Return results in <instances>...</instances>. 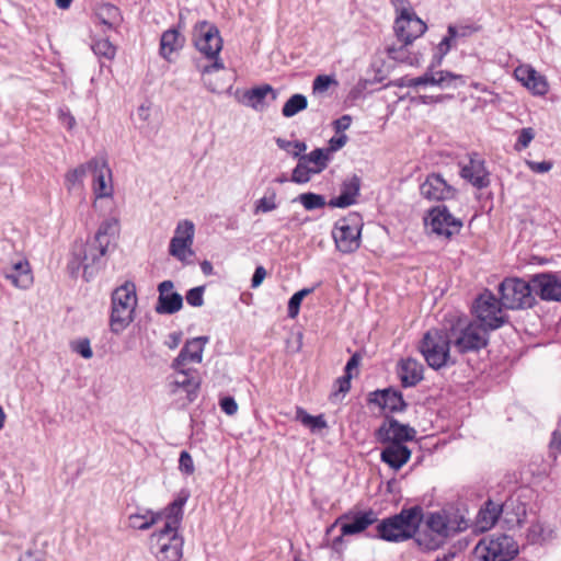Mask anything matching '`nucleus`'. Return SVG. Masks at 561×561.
<instances>
[{
    "instance_id": "obj_1",
    "label": "nucleus",
    "mask_w": 561,
    "mask_h": 561,
    "mask_svg": "<svg viewBox=\"0 0 561 561\" xmlns=\"http://www.w3.org/2000/svg\"><path fill=\"white\" fill-rule=\"evenodd\" d=\"M426 30V23L416 15L413 9L398 13L393 23L397 41L386 45L387 56L398 62L410 66L419 65L420 54L411 51V46Z\"/></svg>"
},
{
    "instance_id": "obj_2",
    "label": "nucleus",
    "mask_w": 561,
    "mask_h": 561,
    "mask_svg": "<svg viewBox=\"0 0 561 561\" xmlns=\"http://www.w3.org/2000/svg\"><path fill=\"white\" fill-rule=\"evenodd\" d=\"M422 507L417 505L403 508L399 514L379 522L375 528L368 533V536L389 542L408 540L416 534L422 520Z\"/></svg>"
},
{
    "instance_id": "obj_3",
    "label": "nucleus",
    "mask_w": 561,
    "mask_h": 561,
    "mask_svg": "<svg viewBox=\"0 0 561 561\" xmlns=\"http://www.w3.org/2000/svg\"><path fill=\"white\" fill-rule=\"evenodd\" d=\"M447 330L431 329L426 331L419 342L417 350L426 364L434 370L454 366L457 359L453 357Z\"/></svg>"
},
{
    "instance_id": "obj_4",
    "label": "nucleus",
    "mask_w": 561,
    "mask_h": 561,
    "mask_svg": "<svg viewBox=\"0 0 561 561\" xmlns=\"http://www.w3.org/2000/svg\"><path fill=\"white\" fill-rule=\"evenodd\" d=\"M447 332L449 342L459 354L479 352L489 343V332L476 321L458 320Z\"/></svg>"
},
{
    "instance_id": "obj_5",
    "label": "nucleus",
    "mask_w": 561,
    "mask_h": 561,
    "mask_svg": "<svg viewBox=\"0 0 561 561\" xmlns=\"http://www.w3.org/2000/svg\"><path fill=\"white\" fill-rule=\"evenodd\" d=\"M519 547L506 534H493L481 538L472 550L476 561H511L517 557Z\"/></svg>"
},
{
    "instance_id": "obj_6",
    "label": "nucleus",
    "mask_w": 561,
    "mask_h": 561,
    "mask_svg": "<svg viewBox=\"0 0 561 561\" xmlns=\"http://www.w3.org/2000/svg\"><path fill=\"white\" fill-rule=\"evenodd\" d=\"M136 305V289L133 283L127 282L114 290L110 321L112 332L118 334L129 325Z\"/></svg>"
},
{
    "instance_id": "obj_7",
    "label": "nucleus",
    "mask_w": 561,
    "mask_h": 561,
    "mask_svg": "<svg viewBox=\"0 0 561 561\" xmlns=\"http://www.w3.org/2000/svg\"><path fill=\"white\" fill-rule=\"evenodd\" d=\"M499 293L501 306L505 309L530 308L536 301L530 279L526 282L517 277H507L500 284Z\"/></svg>"
},
{
    "instance_id": "obj_8",
    "label": "nucleus",
    "mask_w": 561,
    "mask_h": 561,
    "mask_svg": "<svg viewBox=\"0 0 561 561\" xmlns=\"http://www.w3.org/2000/svg\"><path fill=\"white\" fill-rule=\"evenodd\" d=\"M473 312L480 321L479 324L485 328L486 332L496 330L508 321L507 316L502 311L500 300L488 289L474 300Z\"/></svg>"
},
{
    "instance_id": "obj_9",
    "label": "nucleus",
    "mask_w": 561,
    "mask_h": 561,
    "mask_svg": "<svg viewBox=\"0 0 561 561\" xmlns=\"http://www.w3.org/2000/svg\"><path fill=\"white\" fill-rule=\"evenodd\" d=\"M393 84L399 88L437 85L442 89H446L462 85L465 84V80L463 77L460 75H455L450 71L445 70H434V66H431L422 76L416 78L404 76L397 79Z\"/></svg>"
},
{
    "instance_id": "obj_10",
    "label": "nucleus",
    "mask_w": 561,
    "mask_h": 561,
    "mask_svg": "<svg viewBox=\"0 0 561 561\" xmlns=\"http://www.w3.org/2000/svg\"><path fill=\"white\" fill-rule=\"evenodd\" d=\"M424 224L432 233L447 240L458 234L463 226L461 219L456 218L446 205L430 208L424 217Z\"/></svg>"
},
{
    "instance_id": "obj_11",
    "label": "nucleus",
    "mask_w": 561,
    "mask_h": 561,
    "mask_svg": "<svg viewBox=\"0 0 561 561\" xmlns=\"http://www.w3.org/2000/svg\"><path fill=\"white\" fill-rule=\"evenodd\" d=\"M195 234L193 221L184 219L178 222L174 236L169 245V253L180 262L187 264L191 262L194 251L192 249Z\"/></svg>"
},
{
    "instance_id": "obj_12",
    "label": "nucleus",
    "mask_w": 561,
    "mask_h": 561,
    "mask_svg": "<svg viewBox=\"0 0 561 561\" xmlns=\"http://www.w3.org/2000/svg\"><path fill=\"white\" fill-rule=\"evenodd\" d=\"M156 545V556L160 561H180L183 556V538L178 530L160 529L150 537Z\"/></svg>"
},
{
    "instance_id": "obj_13",
    "label": "nucleus",
    "mask_w": 561,
    "mask_h": 561,
    "mask_svg": "<svg viewBox=\"0 0 561 561\" xmlns=\"http://www.w3.org/2000/svg\"><path fill=\"white\" fill-rule=\"evenodd\" d=\"M195 47L209 59H219L222 39L218 28L207 21L198 22L193 32Z\"/></svg>"
},
{
    "instance_id": "obj_14",
    "label": "nucleus",
    "mask_w": 561,
    "mask_h": 561,
    "mask_svg": "<svg viewBox=\"0 0 561 561\" xmlns=\"http://www.w3.org/2000/svg\"><path fill=\"white\" fill-rule=\"evenodd\" d=\"M420 194L428 202H445L455 198L457 190L442 174L431 173L420 184Z\"/></svg>"
},
{
    "instance_id": "obj_15",
    "label": "nucleus",
    "mask_w": 561,
    "mask_h": 561,
    "mask_svg": "<svg viewBox=\"0 0 561 561\" xmlns=\"http://www.w3.org/2000/svg\"><path fill=\"white\" fill-rule=\"evenodd\" d=\"M460 176L478 190L485 188L491 183L485 160L478 152L469 153L468 163L460 164Z\"/></svg>"
},
{
    "instance_id": "obj_16",
    "label": "nucleus",
    "mask_w": 561,
    "mask_h": 561,
    "mask_svg": "<svg viewBox=\"0 0 561 561\" xmlns=\"http://www.w3.org/2000/svg\"><path fill=\"white\" fill-rule=\"evenodd\" d=\"M533 289L541 300L561 301V277L554 273H538L530 276Z\"/></svg>"
},
{
    "instance_id": "obj_17",
    "label": "nucleus",
    "mask_w": 561,
    "mask_h": 561,
    "mask_svg": "<svg viewBox=\"0 0 561 561\" xmlns=\"http://www.w3.org/2000/svg\"><path fill=\"white\" fill-rule=\"evenodd\" d=\"M378 438L382 443L403 444L415 438V430L409 425L399 423L394 419H387L379 427Z\"/></svg>"
},
{
    "instance_id": "obj_18",
    "label": "nucleus",
    "mask_w": 561,
    "mask_h": 561,
    "mask_svg": "<svg viewBox=\"0 0 561 561\" xmlns=\"http://www.w3.org/2000/svg\"><path fill=\"white\" fill-rule=\"evenodd\" d=\"M348 537H351V519L345 514L327 529L325 545L340 554L347 549Z\"/></svg>"
},
{
    "instance_id": "obj_19",
    "label": "nucleus",
    "mask_w": 561,
    "mask_h": 561,
    "mask_svg": "<svg viewBox=\"0 0 561 561\" xmlns=\"http://www.w3.org/2000/svg\"><path fill=\"white\" fill-rule=\"evenodd\" d=\"M173 288L172 280H163L158 285L159 297L154 309L159 314H173L182 309L183 297Z\"/></svg>"
},
{
    "instance_id": "obj_20",
    "label": "nucleus",
    "mask_w": 561,
    "mask_h": 561,
    "mask_svg": "<svg viewBox=\"0 0 561 561\" xmlns=\"http://www.w3.org/2000/svg\"><path fill=\"white\" fill-rule=\"evenodd\" d=\"M89 170L94 174L93 192L96 198L111 197L113 187L112 174L104 160L92 159L88 162Z\"/></svg>"
},
{
    "instance_id": "obj_21",
    "label": "nucleus",
    "mask_w": 561,
    "mask_h": 561,
    "mask_svg": "<svg viewBox=\"0 0 561 561\" xmlns=\"http://www.w3.org/2000/svg\"><path fill=\"white\" fill-rule=\"evenodd\" d=\"M173 369L175 373L171 376L170 381L172 392L183 389L187 393L188 400L192 401L201 386V378L197 371L185 367Z\"/></svg>"
},
{
    "instance_id": "obj_22",
    "label": "nucleus",
    "mask_w": 561,
    "mask_h": 561,
    "mask_svg": "<svg viewBox=\"0 0 561 561\" xmlns=\"http://www.w3.org/2000/svg\"><path fill=\"white\" fill-rule=\"evenodd\" d=\"M208 337L198 336L186 341L178 357L172 362V368L186 367L188 363L199 364L203 359L204 346Z\"/></svg>"
},
{
    "instance_id": "obj_23",
    "label": "nucleus",
    "mask_w": 561,
    "mask_h": 561,
    "mask_svg": "<svg viewBox=\"0 0 561 561\" xmlns=\"http://www.w3.org/2000/svg\"><path fill=\"white\" fill-rule=\"evenodd\" d=\"M514 73L515 78L534 94L545 95L548 92L549 85L546 78L533 67L519 66L515 69Z\"/></svg>"
},
{
    "instance_id": "obj_24",
    "label": "nucleus",
    "mask_w": 561,
    "mask_h": 561,
    "mask_svg": "<svg viewBox=\"0 0 561 561\" xmlns=\"http://www.w3.org/2000/svg\"><path fill=\"white\" fill-rule=\"evenodd\" d=\"M424 366L419 360L407 357L398 363L397 374L404 388L414 387L424 378Z\"/></svg>"
},
{
    "instance_id": "obj_25",
    "label": "nucleus",
    "mask_w": 561,
    "mask_h": 561,
    "mask_svg": "<svg viewBox=\"0 0 561 561\" xmlns=\"http://www.w3.org/2000/svg\"><path fill=\"white\" fill-rule=\"evenodd\" d=\"M2 274L14 287L20 289H27L33 284L31 266L25 259H20L10 267L3 268Z\"/></svg>"
},
{
    "instance_id": "obj_26",
    "label": "nucleus",
    "mask_w": 561,
    "mask_h": 561,
    "mask_svg": "<svg viewBox=\"0 0 561 561\" xmlns=\"http://www.w3.org/2000/svg\"><path fill=\"white\" fill-rule=\"evenodd\" d=\"M370 401L389 412H401L407 408L402 393L392 388L373 392Z\"/></svg>"
},
{
    "instance_id": "obj_27",
    "label": "nucleus",
    "mask_w": 561,
    "mask_h": 561,
    "mask_svg": "<svg viewBox=\"0 0 561 561\" xmlns=\"http://www.w3.org/2000/svg\"><path fill=\"white\" fill-rule=\"evenodd\" d=\"M508 507V503L499 504L492 500H488L484 505L479 510L477 515V526L480 530L485 531L491 529L499 520L501 514Z\"/></svg>"
},
{
    "instance_id": "obj_28",
    "label": "nucleus",
    "mask_w": 561,
    "mask_h": 561,
    "mask_svg": "<svg viewBox=\"0 0 561 561\" xmlns=\"http://www.w3.org/2000/svg\"><path fill=\"white\" fill-rule=\"evenodd\" d=\"M380 457L390 468L399 470L409 461L411 450L403 444H388L382 449Z\"/></svg>"
},
{
    "instance_id": "obj_29",
    "label": "nucleus",
    "mask_w": 561,
    "mask_h": 561,
    "mask_svg": "<svg viewBox=\"0 0 561 561\" xmlns=\"http://www.w3.org/2000/svg\"><path fill=\"white\" fill-rule=\"evenodd\" d=\"M271 95L272 101L277 99V91L270 84H262L244 92L243 100L245 105L255 111H263L266 107L265 98Z\"/></svg>"
},
{
    "instance_id": "obj_30",
    "label": "nucleus",
    "mask_w": 561,
    "mask_h": 561,
    "mask_svg": "<svg viewBox=\"0 0 561 561\" xmlns=\"http://www.w3.org/2000/svg\"><path fill=\"white\" fill-rule=\"evenodd\" d=\"M185 502V497H179L170 503L163 511L157 512L161 515V520H164V526L161 529L178 530L183 518V506Z\"/></svg>"
},
{
    "instance_id": "obj_31",
    "label": "nucleus",
    "mask_w": 561,
    "mask_h": 561,
    "mask_svg": "<svg viewBox=\"0 0 561 561\" xmlns=\"http://www.w3.org/2000/svg\"><path fill=\"white\" fill-rule=\"evenodd\" d=\"M332 238L335 248L341 253H351V222L347 218H340L333 226Z\"/></svg>"
},
{
    "instance_id": "obj_32",
    "label": "nucleus",
    "mask_w": 561,
    "mask_h": 561,
    "mask_svg": "<svg viewBox=\"0 0 561 561\" xmlns=\"http://www.w3.org/2000/svg\"><path fill=\"white\" fill-rule=\"evenodd\" d=\"M184 42V36L175 28L163 32L160 39L161 56L169 60L173 53L183 47Z\"/></svg>"
},
{
    "instance_id": "obj_33",
    "label": "nucleus",
    "mask_w": 561,
    "mask_h": 561,
    "mask_svg": "<svg viewBox=\"0 0 561 561\" xmlns=\"http://www.w3.org/2000/svg\"><path fill=\"white\" fill-rule=\"evenodd\" d=\"M119 230L118 220L114 217L105 219L99 227L94 243L103 249H108L110 244L115 241Z\"/></svg>"
},
{
    "instance_id": "obj_34",
    "label": "nucleus",
    "mask_w": 561,
    "mask_h": 561,
    "mask_svg": "<svg viewBox=\"0 0 561 561\" xmlns=\"http://www.w3.org/2000/svg\"><path fill=\"white\" fill-rule=\"evenodd\" d=\"M159 522H161V515L151 510H145L128 516V526L137 530H148Z\"/></svg>"
},
{
    "instance_id": "obj_35",
    "label": "nucleus",
    "mask_w": 561,
    "mask_h": 561,
    "mask_svg": "<svg viewBox=\"0 0 561 561\" xmlns=\"http://www.w3.org/2000/svg\"><path fill=\"white\" fill-rule=\"evenodd\" d=\"M449 537L467 530L471 522L460 510H445Z\"/></svg>"
},
{
    "instance_id": "obj_36",
    "label": "nucleus",
    "mask_w": 561,
    "mask_h": 561,
    "mask_svg": "<svg viewBox=\"0 0 561 561\" xmlns=\"http://www.w3.org/2000/svg\"><path fill=\"white\" fill-rule=\"evenodd\" d=\"M96 18L107 28H115L122 21L119 9L110 3L102 4L98 8Z\"/></svg>"
},
{
    "instance_id": "obj_37",
    "label": "nucleus",
    "mask_w": 561,
    "mask_h": 561,
    "mask_svg": "<svg viewBox=\"0 0 561 561\" xmlns=\"http://www.w3.org/2000/svg\"><path fill=\"white\" fill-rule=\"evenodd\" d=\"M426 526L437 537L446 539L449 537L448 527L446 524L445 510L439 512L430 513L426 518Z\"/></svg>"
},
{
    "instance_id": "obj_38",
    "label": "nucleus",
    "mask_w": 561,
    "mask_h": 561,
    "mask_svg": "<svg viewBox=\"0 0 561 561\" xmlns=\"http://www.w3.org/2000/svg\"><path fill=\"white\" fill-rule=\"evenodd\" d=\"M106 251H107V249L102 250L101 245H98V243H94V240L87 244V248L84 250V255L82 257L84 275L89 274L90 266L95 264L102 256H104ZM92 273H90V275Z\"/></svg>"
},
{
    "instance_id": "obj_39",
    "label": "nucleus",
    "mask_w": 561,
    "mask_h": 561,
    "mask_svg": "<svg viewBox=\"0 0 561 561\" xmlns=\"http://www.w3.org/2000/svg\"><path fill=\"white\" fill-rule=\"evenodd\" d=\"M295 419L299 421L304 426L308 427L311 432H318L327 427V422L323 415L312 416L302 408L296 409Z\"/></svg>"
},
{
    "instance_id": "obj_40",
    "label": "nucleus",
    "mask_w": 561,
    "mask_h": 561,
    "mask_svg": "<svg viewBox=\"0 0 561 561\" xmlns=\"http://www.w3.org/2000/svg\"><path fill=\"white\" fill-rule=\"evenodd\" d=\"M308 106V100L304 94L296 93L291 95L284 104L282 108L283 116L289 118L306 110Z\"/></svg>"
},
{
    "instance_id": "obj_41",
    "label": "nucleus",
    "mask_w": 561,
    "mask_h": 561,
    "mask_svg": "<svg viewBox=\"0 0 561 561\" xmlns=\"http://www.w3.org/2000/svg\"><path fill=\"white\" fill-rule=\"evenodd\" d=\"M319 172L316 170V167L307 163L300 157L298 159V163L293 170L291 181L297 184H304L310 181L311 176L318 174Z\"/></svg>"
},
{
    "instance_id": "obj_42",
    "label": "nucleus",
    "mask_w": 561,
    "mask_h": 561,
    "mask_svg": "<svg viewBox=\"0 0 561 561\" xmlns=\"http://www.w3.org/2000/svg\"><path fill=\"white\" fill-rule=\"evenodd\" d=\"M300 158L304 161H306L307 163L316 167V170L320 173L328 165L329 152L327 151V149L318 148V149L312 150L308 154H301Z\"/></svg>"
},
{
    "instance_id": "obj_43",
    "label": "nucleus",
    "mask_w": 561,
    "mask_h": 561,
    "mask_svg": "<svg viewBox=\"0 0 561 561\" xmlns=\"http://www.w3.org/2000/svg\"><path fill=\"white\" fill-rule=\"evenodd\" d=\"M377 520V515L371 510L353 514V535L364 531Z\"/></svg>"
},
{
    "instance_id": "obj_44",
    "label": "nucleus",
    "mask_w": 561,
    "mask_h": 561,
    "mask_svg": "<svg viewBox=\"0 0 561 561\" xmlns=\"http://www.w3.org/2000/svg\"><path fill=\"white\" fill-rule=\"evenodd\" d=\"M220 69H224V62L220 59L214 60L213 64L207 65L202 69V73L204 76V84L213 93L221 92L224 87L221 84H218L216 81H213L210 78H208V76L213 71H217Z\"/></svg>"
},
{
    "instance_id": "obj_45",
    "label": "nucleus",
    "mask_w": 561,
    "mask_h": 561,
    "mask_svg": "<svg viewBox=\"0 0 561 561\" xmlns=\"http://www.w3.org/2000/svg\"><path fill=\"white\" fill-rule=\"evenodd\" d=\"M339 389L331 394V400L337 402L351 388V358L344 367V376L337 379Z\"/></svg>"
},
{
    "instance_id": "obj_46",
    "label": "nucleus",
    "mask_w": 561,
    "mask_h": 561,
    "mask_svg": "<svg viewBox=\"0 0 561 561\" xmlns=\"http://www.w3.org/2000/svg\"><path fill=\"white\" fill-rule=\"evenodd\" d=\"M445 539H442L439 537L432 536L431 534L424 531L417 534L415 541L416 543L425 551H433L438 549Z\"/></svg>"
},
{
    "instance_id": "obj_47",
    "label": "nucleus",
    "mask_w": 561,
    "mask_h": 561,
    "mask_svg": "<svg viewBox=\"0 0 561 561\" xmlns=\"http://www.w3.org/2000/svg\"><path fill=\"white\" fill-rule=\"evenodd\" d=\"M275 142L278 148L287 151L294 158L298 159L301 157L302 152L307 150V145L304 141H289L283 138H276Z\"/></svg>"
},
{
    "instance_id": "obj_48",
    "label": "nucleus",
    "mask_w": 561,
    "mask_h": 561,
    "mask_svg": "<svg viewBox=\"0 0 561 561\" xmlns=\"http://www.w3.org/2000/svg\"><path fill=\"white\" fill-rule=\"evenodd\" d=\"M298 201L307 210L322 208L325 205V199L322 195L316 193H304L298 196Z\"/></svg>"
},
{
    "instance_id": "obj_49",
    "label": "nucleus",
    "mask_w": 561,
    "mask_h": 561,
    "mask_svg": "<svg viewBox=\"0 0 561 561\" xmlns=\"http://www.w3.org/2000/svg\"><path fill=\"white\" fill-rule=\"evenodd\" d=\"M332 84H336L333 77L327 75L317 76L312 83V94L323 95Z\"/></svg>"
},
{
    "instance_id": "obj_50",
    "label": "nucleus",
    "mask_w": 561,
    "mask_h": 561,
    "mask_svg": "<svg viewBox=\"0 0 561 561\" xmlns=\"http://www.w3.org/2000/svg\"><path fill=\"white\" fill-rule=\"evenodd\" d=\"M92 49L95 55L105 57L106 59H112L115 56L116 48L113 46V44L106 39H99L92 45Z\"/></svg>"
},
{
    "instance_id": "obj_51",
    "label": "nucleus",
    "mask_w": 561,
    "mask_h": 561,
    "mask_svg": "<svg viewBox=\"0 0 561 561\" xmlns=\"http://www.w3.org/2000/svg\"><path fill=\"white\" fill-rule=\"evenodd\" d=\"M311 291L312 289L304 288L291 296L288 301V316L290 318L297 317L302 299Z\"/></svg>"
},
{
    "instance_id": "obj_52",
    "label": "nucleus",
    "mask_w": 561,
    "mask_h": 561,
    "mask_svg": "<svg viewBox=\"0 0 561 561\" xmlns=\"http://www.w3.org/2000/svg\"><path fill=\"white\" fill-rule=\"evenodd\" d=\"M88 170H89L88 163L81 164L78 168L70 170L66 174V180H65L68 190H71L76 184L81 183L82 179L85 176Z\"/></svg>"
},
{
    "instance_id": "obj_53",
    "label": "nucleus",
    "mask_w": 561,
    "mask_h": 561,
    "mask_svg": "<svg viewBox=\"0 0 561 561\" xmlns=\"http://www.w3.org/2000/svg\"><path fill=\"white\" fill-rule=\"evenodd\" d=\"M447 32H448V35L445 36L437 46V49L439 53L437 64H440L443 57L449 51L450 46H451L450 45L451 39H454L458 35L457 28L453 25L448 26Z\"/></svg>"
},
{
    "instance_id": "obj_54",
    "label": "nucleus",
    "mask_w": 561,
    "mask_h": 561,
    "mask_svg": "<svg viewBox=\"0 0 561 561\" xmlns=\"http://www.w3.org/2000/svg\"><path fill=\"white\" fill-rule=\"evenodd\" d=\"M534 137H535V133H534L533 128H530V127L523 128L519 131L518 138L514 145V149L516 151H520V150L527 148L529 146V144L531 142V140L534 139Z\"/></svg>"
},
{
    "instance_id": "obj_55",
    "label": "nucleus",
    "mask_w": 561,
    "mask_h": 561,
    "mask_svg": "<svg viewBox=\"0 0 561 561\" xmlns=\"http://www.w3.org/2000/svg\"><path fill=\"white\" fill-rule=\"evenodd\" d=\"M275 199H276L275 193H273L271 196H264V197L260 198L255 205V210H254L255 214L268 213V211L276 209L277 205H276Z\"/></svg>"
},
{
    "instance_id": "obj_56",
    "label": "nucleus",
    "mask_w": 561,
    "mask_h": 561,
    "mask_svg": "<svg viewBox=\"0 0 561 561\" xmlns=\"http://www.w3.org/2000/svg\"><path fill=\"white\" fill-rule=\"evenodd\" d=\"M204 290H205L204 286H198V287H194V288L190 289L186 293V297H185L187 304L193 307H202L204 305V298H203Z\"/></svg>"
},
{
    "instance_id": "obj_57",
    "label": "nucleus",
    "mask_w": 561,
    "mask_h": 561,
    "mask_svg": "<svg viewBox=\"0 0 561 561\" xmlns=\"http://www.w3.org/2000/svg\"><path fill=\"white\" fill-rule=\"evenodd\" d=\"M543 526L540 523H533L527 531V539L530 543H538L543 540Z\"/></svg>"
},
{
    "instance_id": "obj_58",
    "label": "nucleus",
    "mask_w": 561,
    "mask_h": 561,
    "mask_svg": "<svg viewBox=\"0 0 561 561\" xmlns=\"http://www.w3.org/2000/svg\"><path fill=\"white\" fill-rule=\"evenodd\" d=\"M347 140L348 137L345 133L335 131V135L329 140V147L327 151L330 153L340 150L346 145Z\"/></svg>"
},
{
    "instance_id": "obj_59",
    "label": "nucleus",
    "mask_w": 561,
    "mask_h": 561,
    "mask_svg": "<svg viewBox=\"0 0 561 561\" xmlns=\"http://www.w3.org/2000/svg\"><path fill=\"white\" fill-rule=\"evenodd\" d=\"M179 469L185 474H192L195 470L193 458L185 450L180 454Z\"/></svg>"
},
{
    "instance_id": "obj_60",
    "label": "nucleus",
    "mask_w": 561,
    "mask_h": 561,
    "mask_svg": "<svg viewBox=\"0 0 561 561\" xmlns=\"http://www.w3.org/2000/svg\"><path fill=\"white\" fill-rule=\"evenodd\" d=\"M526 164L535 173H546V172H549L552 169V167H553V163L551 161H540V162H537V161L527 160Z\"/></svg>"
},
{
    "instance_id": "obj_61",
    "label": "nucleus",
    "mask_w": 561,
    "mask_h": 561,
    "mask_svg": "<svg viewBox=\"0 0 561 561\" xmlns=\"http://www.w3.org/2000/svg\"><path fill=\"white\" fill-rule=\"evenodd\" d=\"M73 350L85 359H89L93 356V352L90 346V342L87 339L78 341L75 344Z\"/></svg>"
},
{
    "instance_id": "obj_62",
    "label": "nucleus",
    "mask_w": 561,
    "mask_h": 561,
    "mask_svg": "<svg viewBox=\"0 0 561 561\" xmlns=\"http://www.w3.org/2000/svg\"><path fill=\"white\" fill-rule=\"evenodd\" d=\"M220 408L228 415H233L238 411V404L232 397L222 398L220 400Z\"/></svg>"
},
{
    "instance_id": "obj_63",
    "label": "nucleus",
    "mask_w": 561,
    "mask_h": 561,
    "mask_svg": "<svg viewBox=\"0 0 561 561\" xmlns=\"http://www.w3.org/2000/svg\"><path fill=\"white\" fill-rule=\"evenodd\" d=\"M329 206L339 208L351 206V193L348 191L343 192L339 197L332 198Z\"/></svg>"
},
{
    "instance_id": "obj_64",
    "label": "nucleus",
    "mask_w": 561,
    "mask_h": 561,
    "mask_svg": "<svg viewBox=\"0 0 561 561\" xmlns=\"http://www.w3.org/2000/svg\"><path fill=\"white\" fill-rule=\"evenodd\" d=\"M550 450L553 454H561V432L556 430L550 440Z\"/></svg>"
}]
</instances>
